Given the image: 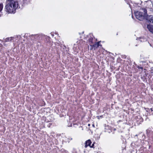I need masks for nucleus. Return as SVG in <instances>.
Instances as JSON below:
<instances>
[{
	"instance_id": "obj_1",
	"label": "nucleus",
	"mask_w": 153,
	"mask_h": 153,
	"mask_svg": "<svg viewBox=\"0 0 153 153\" xmlns=\"http://www.w3.org/2000/svg\"><path fill=\"white\" fill-rule=\"evenodd\" d=\"M8 4L5 6L7 11L9 13H15V11L18 7V2L15 0H7Z\"/></svg>"
},
{
	"instance_id": "obj_2",
	"label": "nucleus",
	"mask_w": 153,
	"mask_h": 153,
	"mask_svg": "<svg viewBox=\"0 0 153 153\" xmlns=\"http://www.w3.org/2000/svg\"><path fill=\"white\" fill-rule=\"evenodd\" d=\"M134 14L136 18L140 21H142L144 19H147L148 16L146 8H141L139 11L135 12Z\"/></svg>"
},
{
	"instance_id": "obj_3",
	"label": "nucleus",
	"mask_w": 153,
	"mask_h": 153,
	"mask_svg": "<svg viewBox=\"0 0 153 153\" xmlns=\"http://www.w3.org/2000/svg\"><path fill=\"white\" fill-rule=\"evenodd\" d=\"M146 19L148 20L150 23L153 24V15H151L149 16H148Z\"/></svg>"
},
{
	"instance_id": "obj_4",
	"label": "nucleus",
	"mask_w": 153,
	"mask_h": 153,
	"mask_svg": "<svg viewBox=\"0 0 153 153\" xmlns=\"http://www.w3.org/2000/svg\"><path fill=\"white\" fill-rule=\"evenodd\" d=\"M91 141L90 140H88L86 141L85 142V147L87 148V146H91Z\"/></svg>"
},
{
	"instance_id": "obj_5",
	"label": "nucleus",
	"mask_w": 153,
	"mask_h": 153,
	"mask_svg": "<svg viewBox=\"0 0 153 153\" xmlns=\"http://www.w3.org/2000/svg\"><path fill=\"white\" fill-rule=\"evenodd\" d=\"M147 28L151 32L153 33V25H147Z\"/></svg>"
},
{
	"instance_id": "obj_6",
	"label": "nucleus",
	"mask_w": 153,
	"mask_h": 153,
	"mask_svg": "<svg viewBox=\"0 0 153 153\" xmlns=\"http://www.w3.org/2000/svg\"><path fill=\"white\" fill-rule=\"evenodd\" d=\"M100 42H98L96 44H95L93 45V47L94 50L97 48L100 45H99V43Z\"/></svg>"
},
{
	"instance_id": "obj_7",
	"label": "nucleus",
	"mask_w": 153,
	"mask_h": 153,
	"mask_svg": "<svg viewBox=\"0 0 153 153\" xmlns=\"http://www.w3.org/2000/svg\"><path fill=\"white\" fill-rule=\"evenodd\" d=\"M3 8V5L2 4H0V16L3 15V13L2 11Z\"/></svg>"
},
{
	"instance_id": "obj_8",
	"label": "nucleus",
	"mask_w": 153,
	"mask_h": 153,
	"mask_svg": "<svg viewBox=\"0 0 153 153\" xmlns=\"http://www.w3.org/2000/svg\"><path fill=\"white\" fill-rule=\"evenodd\" d=\"M13 39V37H12L7 38L5 39V42H7L9 41H11V40Z\"/></svg>"
},
{
	"instance_id": "obj_9",
	"label": "nucleus",
	"mask_w": 153,
	"mask_h": 153,
	"mask_svg": "<svg viewBox=\"0 0 153 153\" xmlns=\"http://www.w3.org/2000/svg\"><path fill=\"white\" fill-rule=\"evenodd\" d=\"M93 37H91L89 39V42L90 43V44H93L94 43L93 42Z\"/></svg>"
},
{
	"instance_id": "obj_10",
	"label": "nucleus",
	"mask_w": 153,
	"mask_h": 153,
	"mask_svg": "<svg viewBox=\"0 0 153 153\" xmlns=\"http://www.w3.org/2000/svg\"><path fill=\"white\" fill-rule=\"evenodd\" d=\"M94 143H93L91 146H90V147L91 148H93L94 147Z\"/></svg>"
},
{
	"instance_id": "obj_11",
	"label": "nucleus",
	"mask_w": 153,
	"mask_h": 153,
	"mask_svg": "<svg viewBox=\"0 0 153 153\" xmlns=\"http://www.w3.org/2000/svg\"><path fill=\"white\" fill-rule=\"evenodd\" d=\"M151 3H152V6H153V0H152Z\"/></svg>"
},
{
	"instance_id": "obj_12",
	"label": "nucleus",
	"mask_w": 153,
	"mask_h": 153,
	"mask_svg": "<svg viewBox=\"0 0 153 153\" xmlns=\"http://www.w3.org/2000/svg\"><path fill=\"white\" fill-rule=\"evenodd\" d=\"M140 41L141 42H142V41H144V40L143 41L142 40H140Z\"/></svg>"
},
{
	"instance_id": "obj_13",
	"label": "nucleus",
	"mask_w": 153,
	"mask_h": 153,
	"mask_svg": "<svg viewBox=\"0 0 153 153\" xmlns=\"http://www.w3.org/2000/svg\"><path fill=\"white\" fill-rule=\"evenodd\" d=\"M90 124H88V126H90Z\"/></svg>"
},
{
	"instance_id": "obj_14",
	"label": "nucleus",
	"mask_w": 153,
	"mask_h": 153,
	"mask_svg": "<svg viewBox=\"0 0 153 153\" xmlns=\"http://www.w3.org/2000/svg\"><path fill=\"white\" fill-rule=\"evenodd\" d=\"M151 111H152V108H151Z\"/></svg>"
}]
</instances>
